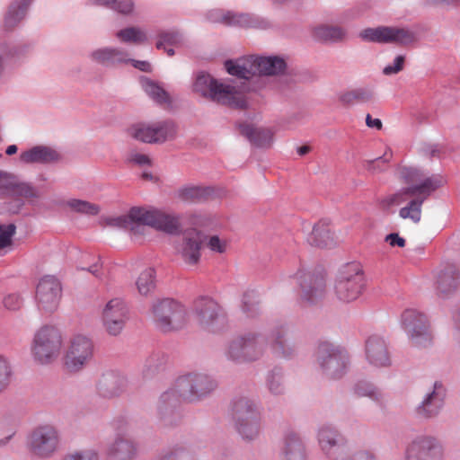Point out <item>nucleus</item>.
<instances>
[{"label":"nucleus","instance_id":"1","mask_svg":"<svg viewBox=\"0 0 460 460\" xmlns=\"http://www.w3.org/2000/svg\"><path fill=\"white\" fill-rule=\"evenodd\" d=\"M105 224L129 230L134 235L145 234L146 226L173 233L180 226L179 218L157 209L132 208L128 215L105 218Z\"/></svg>","mask_w":460,"mask_h":460},{"label":"nucleus","instance_id":"2","mask_svg":"<svg viewBox=\"0 0 460 460\" xmlns=\"http://www.w3.org/2000/svg\"><path fill=\"white\" fill-rule=\"evenodd\" d=\"M400 175L409 187L387 196L383 200L386 207L398 206L406 201L409 197L421 196V193L431 194L445 183L442 176L425 177L420 170L415 168H402Z\"/></svg>","mask_w":460,"mask_h":460},{"label":"nucleus","instance_id":"3","mask_svg":"<svg viewBox=\"0 0 460 460\" xmlns=\"http://www.w3.org/2000/svg\"><path fill=\"white\" fill-rule=\"evenodd\" d=\"M64 340L59 329L44 325L38 329L31 343L33 361L41 366H49L57 361L62 352Z\"/></svg>","mask_w":460,"mask_h":460},{"label":"nucleus","instance_id":"4","mask_svg":"<svg viewBox=\"0 0 460 460\" xmlns=\"http://www.w3.org/2000/svg\"><path fill=\"white\" fill-rule=\"evenodd\" d=\"M225 67L228 74L249 79L256 75H273L286 68L284 59L278 57H248L235 61L227 60Z\"/></svg>","mask_w":460,"mask_h":460},{"label":"nucleus","instance_id":"5","mask_svg":"<svg viewBox=\"0 0 460 460\" xmlns=\"http://www.w3.org/2000/svg\"><path fill=\"white\" fill-rule=\"evenodd\" d=\"M193 88L200 95L232 108L244 109L247 104L242 92L229 84L218 83L208 74L199 75Z\"/></svg>","mask_w":460,"mask_h":460},{"label":"nucleus","instance_id":"6","mask_svg":"<svg viewBox=\"0 0 460 460\" xmlns=\"http://www.w3.org/2000/svg\"><path fill=\"white\" fill-rule=\"evenodd\" d=\"M94 344L92 339L84 334H75L70 337L63 357V365L69 373L83 370L93 359Z\"/></svg>","mask_w":460,"mask_h":460},{"label":"nucleus","instance_id":"7","mask_svg":"<svg viewBox=\"0 0 460 460\" xmlns=\"http://www.w3.org/2000/svg\"><path fill=\"white\" fill-rule=\"evenodd\" d=\"M153 318L156 326L164 332L180 330L188 322L184 305L172 299L156 302L153 305Z\"/></svg>","mask_w":460,"mask_h":460},{"label":"nucleus","instance_id":"8","mask_svg":"<svg viewBox=\"0 0 460 460\" xmlns=\"http://www.w3.org/2000/svg\"><path fill=\"white\" fill-rule=\"evenodd\" d=\"M364 287V273L359 263L352 262L345 265L340 271L334 287L335 294L342 302L356 300Z\"/></svg>","mask_w":460,"mask_h":460},{"label":"nucleus","instance_id":"9","mask_svg":"<svg viewBox=\"0 0 460 460\" xmlns=\"http://www.w3.org/2000/svg\"><path fill=\"white\" fill-rule=\"evenodd\" d=\"M129 135L141 142L162 144L172 140L177 136L176 124L172 120L152 123H137L128 129Z\"/></svg>","mask_w":460,"mask_h":460},{"label":"nucleus","instance_id":"10","mask_svg":"<svg viewBox=\"0 0 460 460\" xmlns=\"http://www.w3.org/2000/svg\"><path fill=\"white\" fill-rule=\"evenodd\" d=\"M233 419L243 438L252 439L260 429V417L254 404L247 398L235 401L232 408Z\"/></svg>","mask_w":460,"mask_h":460},{"label":"nucleus","instance_id":"11","mask_svg":"<svg viewBox=\"0 0 460 460\" xmlns=\"http://www.w3.org/2000/svg\"><path fill=\"white\" fill-rule=\"evenodd\" d=\"M216 386V382L207 375L189 374L177 379L175 392L183 401L193 402L209 394Z\"/></svg>","mask_w":460,"mask_h":460},{"label":"nucleus","instance_id":"12","mask_svg":"<svg viewBox=\"0 0 460 460\" xmlns=\"http://www.w3.org/2000/svg\"><path fill=\"white\" fill-rule=\"evenodd\" d=\"M402 324L413 346L425 348L431 343L428 319L423 314L407 309L402 314Z\"/></svg>","mask_w":460,"mask_h":460},{"label":"nucleus","instance_id":"13","mask_svg":"<svg viewBox=\"0 0 460 460\" xmlns=\"http://www.w3.org/2000/svg\"><path fill=\"white\" fill-rule=\"evenodd\" d=\"M346 352L329 342H323L317 350V360L323 371L332 378L341 377L347 367Z\"/></svg>","mask_w":460,"mask_h":460},{"label":"nucleus","instance_id":"14","mask_svg":"<svg viewBox=\"0 0 460 460\" xmlns=\"http://www.w3.org/2000/svg\"><path fill=\"white\" fill-rule=\"evenodd\" d=\"M359 37L365 41L399 45H407L415 40L412 31L404 28L387 26L365 29L360 31Z\"/></svg>","mask_w":460,"mask_h":460},{"label":"nucleus","instance_id":"15","mask_svg":"<svg viewBox=\"0 0 460 460\" xmlns=\"http://www.w3.org/2000/svg\"><path fill=\"white\" fill-rule=\"evenodd\" d=\"M62 297V287L54 276L42 277L36 287V301L40 311L54 312Z\"/></svg>","mask_w":460,"mask_h":460},{"label":"nucleus","instance_id":"16","mask_svg":"<svg viewBox=\"0 0 460 460\" xmlns=\"http://www.w3.org/2000/svg\"><path fill=\"white\" fill-rule=\"evenodd\" d=\"M194 319L201 328L214 332L224 323L220 306L210 298L201 297L194 303Z\"/></svg>","mask_w":460,"mask_h":460},{"label":"nucleus","instance_id":"17","mask_svg":"<svg viewBox=\"0 0 460 460\" xmlns=\"http://www.w3.org/2000/svg\"><path fill=\"white\" fill-rule=\"evenodd\" d=\"M59 444V436L57 429L49 425L35 429L30 437V448L31 452L41 457L51 456Z\"/></svg>","mask_w":460,"mask_h":460},{"label":"nucleus","instance_id":"18","mask_svg":"<svg viewBox=\"0 0 460 460\" xmlns=\"http://www.w3.org/2000/svg\"><path fill=\"white\" fill-rule=\"evenodd\" d=\"M128 310L125 302L120 298L110 300L102 310V323L105 330L111 335H118L123 330L128 318Z\"/></svg>","mask_w":460,"mask_h":460},{"label":"nucleus","instance_id":"19","mask_svg":"<svg viewBox=\"0 0 460 460\" xmlns=\"http://www.w3.org/2000/svg\"><path fill=\"white\" fill-rule=\"evenodd\" d=\"M262 354V343L255 335L249 334L234 340L228 348V357L238 362L252 361Z\"/></svg>","mask_w":460,"mask_h":460},{"label":"nucleus","instance_id":"20","mask_svg":"<svg viewBox=\"0 0 460 460\" xmlns=\"http://www.w3.org/2000/svg\"><path fill=\"white\" fill-rule=\"evenodd\" d=\"M16 197L32 201L40 198V193L31 184L21 181L14 174L0 170V198Z\"/></svg>","mask_w":460,"mask_h":460},{"label":"nucleus","instance_id":"21","mask_svg":"<svg viewBox=\"0 0 460 460\" xmlns=\"http://www.w3.org/2000/svg\"><path fill=\"white\" fill-rule=\"evenodd\" d=\"M443 448L439 442L431 437H420L407 448V460H442Z\"/></svg>","mask_w":460,"mask_h":460},{"label":"nucleus","instance_id":"22","mask_svg":"<svg viewBox=\"0 0 460 460\" xmlns=\"http://www.w3.org/2000/svg\"><path fill=\"white\" fill-rule=\"evenodd\" d=\"M203 234L191 229L183 234L181 243L177 246V253L182 261L189 266H196L200 260Z\"/></svg>","mask_w":460,"mask_h":460},{"label":"nucleus","instance_id":"23","mask_svg":"<svg viewBox=\"0 0 460 460\" xmlns=\"http://www.w3.org/2000/svg\"><path fill=\"white\" fill-rule=\"evenodd\" d=\"M126 378L115 372H106L99 378L96 389L100 396L107 399L119 396L126 392Z\"/></svg>","mask_w":460,"mask_h":460},{"label":"nucleus","instance_id":"24","mask_svg":"<svg viewBox=\"0 0 460 460\" xmlns=\"http://www.w3.org/2000/svg\"><path fill=\"white\" fill-rule=\"evenodd\" d=\"M366 356L368 362L375 367L390 365V356L384 339L377 335L370 336L366 341Z\"/></svg>","mask_w":460,"mask_h":460},{"label":"nucleus","instance_id":"25","mask_svg":"<svg viewBox=\"0 0 460 460\" xmlns=\"http://www.w3.org/2000/svg\"><path fill=\"white\" fill-rule=\"evenodd\" d=\"M445 389L440 383L434 384L433 391L427 395L421 405L418 408V413L425 418L436 416L443 406Z\"/></svg>","mask_w":460,"mask_h":460},{"label":"nucleus","instance_id":"26","mask_svg":"<svg viewBox=\"0 0 460 460\" xmlns=\"http://www.w3.org/2000/svg\"><path fill=\"white\" fill-rule=\"evenodd\" d=\"M240 133L259 147H268L273 139L272 132L268 128H256L248 123L239 125Z\"/></svg>","mask_w":460,"mask_h":460},{"label":"nucleus","instance_id":"27","mask_svg":"<svg viewBox=\"0 0 460 460\" xmlns=\"http://www.w3.org/2000/svg\"><path fill=\"white\" fill-rule=\"evenodd\" d=\"M460 283L459 271L455 265L445 266L437 276V288L442 294L455 291Z\"/></svg>","mask_w":460,"mask_h":460},{"label":"nucleus","instance_id":"28","mask_svg":"<svg viewBox=\"0 0 460 460\" xmlns=\"http://www.w3.org/2000/svg\"><path fill=\"white\" fill-rule=\"evenodd\" d=\"M137 455V447L129 439L118 438L109 447L107 456L109 460H132Z\"/></svg>","mask_w":460,"mask_h":460},{"label":"nucleus","instance_id":"29","mask_svg":"<svg viewBox=\"0 0 460 460\" xmlns=\"http://www.w3.org/2000/svg\"><path fill=\"white\" fill-rule=\"evenodd\" d=\"M93 61L103 66H115L128 62V54L119 49L102 48L96 49L91 55Z\"/></svg>","mask_w":460,"mask_h":460},{"label":"nucleus","instance_id":"30","mask_svg":"<svg viewBox=\"0 0 460 460\" xmlns=\"http://www.w3.org/2000/svg\"><path fill=\"white\" fill-rule=\"evenodd\" d=\"M308 243L315 247L328 248L335 244L334 233L324 222L317 223L307 238Z\"/></svg>","mask_w":460,"mask_h":460},{"label":"nucleus","instance_id":"31","mask_svg":"<svg viewBox=\"0 0 460 460\" xmlns=\"http://www.w3.org/2000/svg\"><path fill=\"white\" fill-rule=\"evenodd\" d=\"M281 460H305L304 446L296 434L289 433L285 438L281 448Z\"/></svg>","mask_w":460,"mask_h":460},{"label":"nucleus","instance_id":"32","mask_svg":"<svg viewBox=\"0 0 460 460\" xmlns=\"http://www.w3.org/2000/svg\"><path fill=\"white\" fill-rule=\"evenodd\" d=\"M208 20L212 22H221L226 25L249 26L251 19L248 14L234 13L230 11L213 10L208 13Z\"/></svg>","mask_w":460,"mask_h":460},{"label":"nucleus","instance_id":"33","mask_svg":"<svg viewBox=\"0 0 460 460\" xmlns=\"http://www.w3.org/2000/svg\"><path fill=\"white\" fill-rule=\"evenodd\" d=\"M58 159V153L55 150L47 146H34L31 149L22 152L21 154V160L26 164H47L57 161Z\"/></svg>","mask_w":460,"mask_h":460},{"label":"nucleus","instance_id":"34","mask_svg":"<svg viewBox=\"0 0 460 460\" xmlns=\"http://www.w3.org/2000/svg\"><path fill=\"white\" fill-rule=\"evenodd\" d=\"M307 286L302 285V298L308 303H316L325 294V281L323 277L306 278Z\"/></svg>","mask_w":460,"mask_h":460},{"label":"nucleus","instance_id":"35","mask_svg":"<svg viewBox=\"0 0 460 460\" xmlns=\"http://www.w3.org/2000/svg\"><path fill=\"white\" fill-rule=\"evenodd\" d=\"M430 194L421 193V196L416 197L410 200L406 206L402 207L399 211V216L402 219H409L414 224H418L421 219L422 204Z\"/></svg>","mask_w":460,"mask_h":460},{"label":"nucleus","instance_id":"36","mask_svg":"<svg viewBox=\"0 0 460 460\" xmlns=\"http://www.w3.org/2000/svg\"><path fill=\"white\" fill-rule=\"evenodd\" d=\"M338 434L332 429L326 427L319 431V443L322 449L330 456H334L341 451V446L339 444Z\"/></svg>","mask_w":460,"mask_h":460},{"label":"nucleus","instance_id":"37","mask_svg":"<svg viewBox=\"0 0 460 460\" xmlns=\"http://www.w3.org/2000/svg\"><path fill=\"white\" fill-rule=\"evenodd\" d=\"M313 35L319 41L337 42L344 40L346 33L337 26L321 25L314 29Z\"/></svg>","mask_w":460,"mask_h":460},{"label":"nucleus","instance_id":"38","mask_svg":"<svg viewBox=\"0 0 460 460\" xmlns=\"http://www.w3.org/2000/svg\"><path fill=\"white\" fill-rule=\"evenodd\" d=\"M285 336L286 332L284 328L279 327L272 332L269 339V343L274 353L281 357H288L292 351V349Z\"/></svg>","mask_w":460,"mask_h":460},{"label":"nucleus","instance_id":"39","mask_svg":"<svg viewBox=\"0 0 460 460\" xmlns=\"http://www.w3.org/2000/svg\"><path fill=\"white\" fill-rule=\"evenodd\" d=\"M31 4V0H15L8 9L5 16V24L8 27H13L22 21Z\"/></svg>","mask_w":460,"mask_h":460},{"label":"nucleus","instance_id":"40","mask_svg":"<svg viewBox=\"0 0 460 460\" xmlns=\"http://www.w3.org/2000/svg\"><path fill=\"white\" fill-rule=\"evenodd\" d=\"M372 98V93L366 88H357L343 92L339 96V101L344 105H352L356 102H366Z\"/></svg>","mask_w":460,"mask_h":460},{"label":"nucleus","instance_id":"41","mask_svg":"<svg viewBox=\"0 0 460 460\" xmlns=\"http://www.w3.org/2000/svg\"><path fill=\"white\" fill-rule=\"evenodd\" d=\"M155 271L152 268L144 270L138 276L136 285L139 294L146 296L155 288Z\"/></svg>","mask_w":460,"mask_h":460},{"label":"nucleus","instance_id":"42","mask_svg":"<svg viewBox=\"0 0 460 460\" xmlns=\"http://www.w3.org/2000/svg\"><path fill=\"white\" fill-rule=\"evenodd\" d=\"M13 376V367L9 358L0 354V394L8 389L12 383Z\"/></svg>","mask_w":460,"mask_h":460},{"label":"nucleus","instance_id":"43","mask_svg":"<svg viewBox=\"0 0 460 460\" xmlns=\"http://www.w3.org/2000/svg\"><path fill=\"white\" fill-rule=\"evenodd\" d=\"M142 87L146 93L156 102L163 104L169 102L167 93L158 84L150 80H144Z\"/></svg>","mask_w":460,"mask_h":460},{"label":"nucleus","instance_id":"44","mask_svg":"<svg viewBox=\"0 0 460 460\" xmlns=\"http://www.w3.org/2000/svg\"><path fill=\"white\" fill-rule=\"evenodd\" d=\"M209 193L207 188L191 186L180 190L179 197L184 201L195 202L204 199Z\"/></svg>","mask_w":460,"mask_h":460},{"label":"nucleus","instance_id":"45","mask_svg":"<svg viewBox=\"0 0 460 460\" xmlns=\"http://www.w3.org/2000/svg\"><path fill=\"white\" fill-rule=\"evenodd\" d=\"M66 205L70 209L78 213L97 215L100 212V207L98 205L85 200L73 199L68 200Z\"/></svg>","mask_w":460,"mask_h":460},{"label":"nucleus","instance_id":"46","mask_svg":"<svg viewBox=\"0 0 460 460\" xmlns=\"http://www.w3.org/2000/svg\"><path fill=\"white\" fill-rule=\"evenodd\" d=\"M117 37L123 42L142 43L146 40L145 32L135 27L119 31Z\"/></svg>","mask_w":460,"mask_h":460},{"label":"nucleus","instance_id":"47","mask_svg":"<svg viewBox=\"0 0 460 460\" xmlns=\"http://www.w3.org/2000/svg\"><path fill=\"white\" fill-rule=\"evenodd\" d=\"M15 226L13 224L0 225V249L12 244V238L15 234Z\"/></svg>","mask_w":460,"mask_h":460},{"label":"nucleus","instance_id":"48","mask_svg":"<svg viewBox=\"0 0 460 460\" xmlns=\"http://www.w3.org/2000/svg\"><path fill=\"white\" fill-rule=\"evenodd\" d=\"M392 157V154H385L383 157H378L375 160L367 161L366 164V169L373 173L382 172L385 169V164H387Z\"/></svg>","mask_w":460,"mask_h":460},{"label":"nucleus","instance_id":"49","mask_svg":"<svg viewBox=\"0 0 460 460\" xmlns=\"http://www.w3.org/2000/svg\"><path fill=\"white\" fill-rule=\"evenodd\" d=\"M355 393L358 396H368L374 400H378L379 393L371 384L360 382L355 387Z\"/></svg>","mask_w":460,"mask_h":460},{"label":"nucleus","instance_id":"50","mask_svg":"<svg viewBox=\"0 0 460 460\" xmlns=\"http://www.w3.org/2000/svg\"><path fill=\"white\" fill-rule=\"evenodd\" d=\"M181 41V35L175 31H166L160 34V39L156 42V48L161 49L164 45H177Z\"/></svg>","mask_w":460,"mask_h":460},{"label":"nucleus","instance_id":"51","mask_svg":"<svg viewBox=\"0 0 460 460\" xmlns=\"http://www.w3.org/2000/svg\"><path fill=\"white\" fill-rule=\"evenodd\" d=\"M15 434V428L6 421H0V446L5 445Z\"/></svg>","mask_w":460,"mask_h":460},{"label":"nucleus","instance_id":"52","mask_svg":"<svg viewBox=\"0 0 460 460\" xmlns=\"http://www.w3.org/2000/svg\"><path fill=\"white\" fill-rule=\"evenodd\" d=\"M208 247L210 251L217 253H224L228 246V243L225 239H220L217 235H213L209 238L208 243Z\"/></svg>","mask_w":460,"mask_h":460},{"label":"nucleus","instance_id":"53","mask_svg":"<svg viewBox=\"0 0 460 460\" xmlns=\"http://www.w3.org/2000/svg\"><path fill=\"white\" fill-rule=\"evenodd\" d=\"M64 460H98V456L94 451L85 450L70 454Z\"/></svg>","mask_w":460,"mask_h":460},{"label":"nucleus","instance_id":"54","mask_svg":"<svg viewBox=\"0 0 460 460\" xmlns=\"http://www.w3.org/2000/svg\"><path fill=\"white\" fill-rule=\"evenodd\" d=\"M403 65H404V57L401 56V55L397 56L395 58V59H394V65L386 66L384 68L383 73L385 75H390L397 74V73H399L400 71L402 70Z\"/></svg>","mask_w":460,"mask_h":460},{"label":"nucleus","instance_id":"55","mask_svg":"<svg viewBox=\"0 0 460 460\" xmlns=\"http://www.w3.org/2000/svg\"><path fill=\"white\" fill-rule=\"evenodd\" d=\"M22 300L17 294H10L4 298V305L10 310H17L21 307Z\"/></svg>","mask_w":460,"mask_h":460},{"label":"nucleus","instance_id":"56","mask_svg":"<svg viewBox=\"0 0 460 460\" xmlns=\"http://www.w3.org/2000/svg\"><path fill=\"white\" fill-rule=\"evenodd\" d=\"M112 9L121 13H129L133 9V3L131 0H115Z\"/></svg>","mask_w":460,"mask_h":460},{"label":"nucleus","instance_id":"57","mask_svg":"<svg viewBox=\"0 0 460 460\" xmlns=\"http://www.w3.org/2000/svg\"><path fill=\"white\" fill-rule=\"evenodd\" d=\"M129 161L130 162H133L137 164H139V165H146V164H150L151 161H150V158L148 157V155H145V154H140V153H137V152H133L129 155Z\"/></svg>","mask_w":460,"mask_h":460},{"label":"nucleus","instance_id":"58","mask_svg":"<svg viewBox=\"0 0 460 460\" xmlns=\"http://www.w3.org/2000/svg\"><path fill=\"white\" fill-rule=\"evenodd\" d=\"M385 241L392 246V247H404L406 241L404 238L401 237L398 234H390L386 235Z\"/></svg>","mask_w":460,"mask_h":460},{"label":"nucleus","instance_id":"59","mask_svg":"<svg viewBox=\"0 0 460 460\" xmlns=\"http://www.w3.org/2000/svg\"><path fill=\"white\" fill-rule=\"evenodd\" d=\"M269 388L275 394L281 393L282 388L280 383V376H272L271 379L269 381Z\"/></svg>","mask_w":460,"mask_h":460},{"label":"nucleus","instance_id":"60","mask_svg":"<svg viewBox=\"0 0 460 460\" xmlns=\"http://www.w3.org/2000/svg\"><path fill=\"white\" fill-rule=\"evenodd\" d=\"M366 124L369 128H382V121L379 119H373L369 114L366 117Z\"/></svg>","mask_w":460,"mask_h":460},{"label":"nucleus","instance_id":"61","mask_svg":"<svg viewBox=\"0 0 460 460\" xmlns=\"http://www.w3.org/2000/svg\"><path fill=\"white\" fill-rule=\"evenodd\" d=\"M455 321H456V332L454 334L455 339L460 342V309L457 311V313L455 315Z\"/></svg>","mask_w":460,"mask_h":460},{"label":"nucleus","instance_id":"62","mask_svg":"<svg viewBox=\"0 0 460 460\" xmlns=\"http://www.w3.org/2000/svg\"><path fill=\"white\" fill-rule=\"evenodd\" d=\"M460 0H426L429 5L450 4L459 3Z\"/></svg>","mask_w":460,"mask_h":460},{"label":"nucleus","instance_id":"63","mask_svg":"<svg viewBox=\"0 0 460 460\" xmlns=\"http://www.w3.org/2000/svg\"><path fill=\"white\" fill-rule=\"evenodd\" d=\"M351 460H375V458L368 452H359Z\"/></svg>","mask_w":460,"mask_h":460},{"label":"nucleus","instance_id":"64","mask_svg":"<svg viewBox=\"0 0 460 460\" xmlns=\"http://www.w3.org/2000/svg\"><path fill=\"white\" fill-rule=\"evenodd\" d=\"M130 61V59L128 60ZM131 62L133 63V66L142 71H148L149 70V67H150V65L146 62V61H136V60H131Z\"/></svg>","mask_w":460,"mask_h":460}]
</instances>
